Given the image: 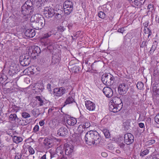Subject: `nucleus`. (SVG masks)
<instances>
[{
	"mask_svg": "<svg viewBox=\"0 0 159 159\" xmlns=\"http://www.w3.org/2000/svg\"><path fill=\"white\" fill-rule=\"evenodd\" d=\"M9 119L12 123L19 122L20 120L17 117L15 113L11 114L9 116Z\"/></svg>",
	"mask_w": 159,
	"mask_h": 159,
	"instance_id": "obj_21",
	"label": "nucleus"
},
{
	"mask_svg": "<svg viewBox=\"0 0 159 159\" xmlns=\"http://www.w3.org/2000/svg\"><path fill=\"white\" fill-rule=\"evenodd\" d=\"M12 139L13 142L17 144L21 142L23 140V139L21 137L15 136L13 137Z\"/></svg>",
	"mask_w": 159,
	"mask_h": 159,
	"instance_id": "obj_29",
	"label": "nucleus"
},
{
	"mask_svg": "<svg viewBox=\"0 0 159 159\" xmlns=\"http://www.w3.org/2000/svg\"><path fill=\"white\" fill-rule=\"evenodd\" d=\"M101 155L103 157H106L107 156V154L105 152H102L101 153Z\"/></svg>",
	"mask_w": 159,
	"mask_h": 159,
	"instance_id": "obj_60",
	"label": "nucleus"
},
{
	"mask_svg": "<svg viewBox=\"0 0 159 159\" xmlns=\"http://www.w3.org/2000/svg\"><path fill=\"white\" fill-rule=\"evenodd\" d=\"M11 136H10L8 134H5L4 136V139L7 142H9L11 140Z\"/></svg>",
	"mask_w": 159,
	"mask_h": 159,
	"instance_id": "obj_36",
	"label": "nucleus"
},
{
	"mask_svg": "<svg viewBox=\"0 0 159 159\" xmlns=\"http://www.w3.org/2000/svg\"><path fill=\"white\" fill-rule=\"evenodd\" d=\"M68 133L67 129L65 127H62L60 128L57 130V134L61 136H65Z\"/></svg>",
	"mask_w": 159,
	"mask_h": 159,
	"instance_id": "obj_18",
	"label": "nucleus"
},
{
	"mask_svg": "<svg viewBox=\"0 0 159 159\" xmlns=\"http://www.w3.org/2000/svg\"><path fill=\"white\" fill-rule=\"evenodd\" d=\"M124 31H125V30H124V27H122L121 28L119 29L117 31L118 32L123 34Z\"/></svg>",
	"mask_w": 159,
	"mask_h": 159,
	"instance_id": "obj_54",
	"label": "nucleus"
},
{
	"mask_svg": "<svg viewBox=\"0 0 159 159\" xmlns=\"http://www.w3.org/2000/svg\"><path fill=\"white\" fill-rule=\"evenodd\" d=\"M102 91L106 96L108 98L111 97L113 94L112 89L108 87H105L103 89Z\"/></svg>",
	"mask_w": 159,
	"mask_h": 159,
	"instance_id": "obj_17",
	"label": "nucleus"
},
{
	"mask_svg": "<svg viewBox=\"0 0 159 159\" xmlns=\"http://www.w3.org/2000/svg\"><path fill=\"white\" fill-rule=\"evenodd\" d=\"M104 134L105 137L107 138H109L110 137V134L109 131L107 129H104L101 130Z\"/></svg>",
	"mask_w": 159,
	"mask_h": 159,
	"instance_id": "obj_32",
	"label": "nucleus"
},
{
	"mask_svg": "<svg viewBox=\"0 0 159 159\" xmlns=\"http://www.w3.org/2000/svg\"><path fill=\"white\" fill-rule=\"evenodd\" d=\"M40 159H46V154H45V155H43V156H42L41 157Z\"/></svg>",
	"mask_w": 159,
	"mask_h": 159,
	"instance_id": "obj_64",
	"label": "nucleus"
},
{
	"mask_svg": "<svg viewBox=\"0 0 159 159\" xmlns=\"http://www.w3.org/2000/svg\"><path fill=\"white\" fill-rule=\"evenodd\" d=\"M22 154L21 153H20V155H16L15 157V159H18V158H21L22 157Z\"/></svg>",
	"mask_w": 159,
	"mask_h": 159,
	"instance_id": "obj_59",
	"label": "nucleus"
},
{
	"mask_svg": "<svg viewBox=\"0 0 159 159\" xmlns=\"http://www.w3.org/2000/svg\"><path fill=\"white\" fill-rule=\"evenodd\" d=\"M109 105L110 111L116 113L121 109L123 104L121 99L120 98L115 97L111 98Z\"/></svg>",
	"mask_w": 159,
	"mask_h": 159,
	"instance_id": "obj_2",
	"label": "nucleus"
},
{
	"mask_svg": "<svg viewBox=\"0 0 159 159\" xmlns=\"http://www.w3.org/2000/svg\"><path fill=\"white\" fill-rule=\"evenodd\" d=\"M39 125L41 126H43L44 124V120H43L40 121L39 122Z\"/></svg>",
	"mask_w": 159,
	"mask_h": 159,
	"instance_id": "obj_62",
	"label": "nucleus"
},
{
	"mask_svg": "<svg viewBox=\"0 0 159 159\" xmlns=\"http://www.w3.org/2000/svg\"><path fill=\"white\" fill-rule=\"evenodd\" d=\"M147 42L146 41H143L141 44H140V48H143L145 46H147Z\"/></svg>",
	"mask_w": 159,
	"mask_h": 159,
	"instance_id": "obj_49",
	"label": "nucleus"
},
{
	"mask_svg": "<svg viewBox=\"0 0 159 159\" xmlns=\"http://www.w3.org/2000/svg\"><path fill=\"white\" fill-rule=\"evenodd\" d=\"M67 123L71 126L74 125L76 123L77 121L75 118L72 117L66 120Z\"/></svg>",
	"mask_w": 159,
	"mask_h": 159,
	"instance_id": "obj_25",
	"label": "nucleus"
},
{
	"mask_svg": "<svg viewBox=\"0 0 159 159\" xmlns=\"http://www.w3.org/2000/svg\"><path fill=\"white\" fill-rule=\"evenodd\" d=\"M158 42L157 41H155L153 43L152 47L149 51L150 54H152L156 49Z\"/></svg>",
	"mask_w": 159,
	"mask_h": 159,
	"instance_id": "obj_27",
	"label": "nucleus"
},
{
	"mask_svg": "<svg viewBox=\"0 0 159 159\" xmlns=\"http://www.w3.org/2000/svg\"><path fill=\"white\" fill-rule=\"evenodd\" d=\"M20 48L18 47L15 46L12 49V52L14 53V54L18 55L20 53Z\"/></svg>",
	"mask_w": 159,
	"mask_h": 159,
	"instance_id": "obj_33",
	"label": "nucleus"
},
{
	"mask_svg": "<svg viewBox=\"0 0 159 159\" xmlns=\"http://www.w3.org/2000/svg\"><path fill=\"white\" fill-rule=\"evenodd\" d=\"M153 92H155L157 94H159V89H157L156 86L153 87Z\"/></svg>",
	"mask_w": 159,
	"mask_h": 159,
	"instance_id": "obj_46",
	"label": "nucleus"
},
{
	"mask_svg": "<svg viewBox=\"0 0 159 159\" xmlns=\"http://www.w3.org/2000/svg\"><path fill=\"white\" fill-rule=\"evenodd\" d=\"M9 110L12 112H17L19 110V107L16 106L15 105H12L11 107H9Z\"/></svg>",
	"mask_w": 159,
	"mask_h": 159,
	"instance_id": "obj_31",
	"label": "nucleus"
},
{
	"mask_svg": "<svg viewBox=\"0 0 159 159\" xmlns=\"http://www.w3.org/2000/svg\"><path fill=\"white\" fill-rule=\"evenodd\" d=\"M85 129H86L82 127V125H79L78 130L81 136L85 134Z\"/></svg>",
	"mask_w": 159,
	"mask_h": 159,
	"instance_id": "obj_30",
	"label": "nucleus"
},
{
	"mask_svg": "<svg viewBox=\"0 0 159 159\" xmlns=\"http://www.w3.org/2000/svg\"><path fill=\"white\" fill-rule=\"evenodd\" d=\"M154 9V5L151 4H149L147 7V9L148 10V12L152 11Z\"/></svg>",
	"mask_w": 159,
	"mask_h": 159,
	"instance_id": "obj_42",
	"label": "nucleus"
},
{
	"mask_svg": "<svg viewBox=\"0 0 159 159\" xmlns=\"http://www.w3.org/2000/svg\"><path fill=\"white\" fill-rule=\"evenodd\" d=\"M80 70V67L78 66H73V70L74 72L75 73H78Z\"/></svg>",
	"mask_w": 159,
	"mask_h": 159,
	"instance_id": "obj_35",
	"label": "nucleus"
},
{
	"mask_svg": "<svg viewBox=\"0 0 159 159\" xmlns=\"http://www.w3.org/2000/svg\"><path fill=\"white\" fill-rule=\"evenodd\" d=\"M85 106L87 109L90 111H94L95 108V104L90 101H86Z\"/></svg>",
	"mask_w": 159,
	"mask_h": 159,
	"instance_id": "obj_19",
	"label": "nucleus"
},
{
	"mask_svg": "<svg viewBox=\"0 0 159 159\" xmlns=\"http://www.w3.org/2000/svg\"><path fill=\"white\" fill-rule=\"evenodd\" d=\"M147 30H148V32L147 34L148 33V38L152 34V32H151V30L148 28H147Z\"/></svg>",
	"mask_w": 159,
	"mask_h": 159,
	"instance_id": "obj_58",
	"label": "nucleus"
},
{
	"mask_svg": "<svg viewBox=\"0 0 159 159\" xmlns=\"http://www.w3.org/2000/svg\"><path fill=\"white\" fill-rule=\"evenodd\" d=\"M107 149L109 151H110L111 152H113L115 150V148L114 147L113 145L111 144H108Z\"/></svg>",
	"mask_w": 159,
	"mask_h": 159,
	"instance_id": "obj_38",
	"label": "nucleus"
},
{
	"mask_svg": "<svg viewBox=\"0 0 159 159\" xmlns=\"http://www.w3.org/2000/svg\"><path fill=\"white\" fill-rule=\"evenodd\" d=\"M128 89V85L125 83H123L119 85L118 91L120 94L124 95L126 93Z\"/></svg>",
	"mask_w": 159,
	"mask_h": 159,
	"instance_id": "obj_12",
	"label": "nucleus"
},
{
	"mask_svg": "<svg viewBox=\"0 0 159 159\" xmlns=\"http://www.w3.org/2000/svg\"><path fill=\"white\" fill-rule=\"evenodd\" d=\"M57 33H54V31L52 30L48 32V33L44 34L43 36V38L44 39H46L49 38L52 35H53L54 37H55L57 35H58V34H57Z\"/></svg>",
	"mask_w": 159,
	"mask_h": 159,
	"instance_id": "obj_26",
	"label": "nucleus"
},
{
	"mask_svg": "<svg viewBox=\"0 0 159 159\" xmlns=\"http://www.w3.org/2000/svg\"><path fill=\"white\" fill-rule=\"evenodd\" d=\"M57 30L59 31L62 32L65 31V28L63 26H59L57 27Z\"/></svg>",
	"mask_w": 159,
	"mask_h": 159,
	"instance_id": "obj_45",
	"label": "nucleus"
},
{
	"mask_svg": "<svg viewBox=\"0 0 159 159\" xmlns=\"http://www.w3.org/2000/svg\"><path fill=\"white\" fill-rule=\"evenodd\" d=\"M64 149L65 154L69 156L73 152V147L71 145L65 144L64 145Z\"/></svg>",
	"mask_w": 159,
	"mask_h": 159,
	"instance_id": "obj_14",
	"label": "nucleus"
},
{
	"mask_svg": "<svg viewBox=\"0 0 159 159\" xmlns=\"http://www.w3.org/2000/svg\"><path fill=\"white\" fill-rule=\"evenodd\" d=\"M45 11H48V17H52L54 15L56 10L57 9H53L52 8H49V7H46L45 8Z\"/></svg>",
	"mask_w": 159,
	"mask_h": 159,
	"instance_id": "obj_22",
	"label": "nucleus"
},
{
	"mask_svg": "<svg viewBox=\"0 0 159 159\" xmlns=\"http://www.w3.org/2000/svg\"><path fill=\"white\" fill-rule=\"evenodd\" d=\"M66 89L63 87L56 88L54 89L53 95L55 96L60 97L66 93Z\"/></svg>",
	"mask_w": 159,
	"mask_h": 159,
	"instance_id": "obj_9",
	"label": "nucleus"
},
{
	"mask_svg": "<svg viewBox=\"0 0 159 159\" xmlns=\"http://www.w3.org/2000/svg\"><path fill=\"white\" fill-rule=\"evenodd\" d=\"M39 127L38 125H36L34 128L33 130L34 132H37L39 131Z\"/></svg>",
	"mask_w": 159,
	"mask_h": 159,
	"instance_id": "obj_53",
	"label": "nucleus"
},
{
	"mask_svg": "<svg viewBox=\"0 0 159 159\" xmlns=\"http://www.w3.org/2000/svg\"><path fill=\"white\" fill-rule=\"evenodd\" d=\"M143 84L141 82L140 83H138L137 84V87L138 89H141L143 87Z\"/></svg>",
	"mask_w": 159,
	"mask_h": 159,
	"instance_id": "obj_48",
	"label": "nucleus"
},
{
	"mask_svg": "<svg viewBox=\"0 0 159 159\" xmlns=\"http://www.w3.org/2000/svg\"><path fill=\"white\" fill-rule=\"evenodd\" d=\"M149 144L152 145L155 142V140H149L148 142Z\"/></svg>",
	"mask_w": 159,
	"mask_h": 159,
	"instance_id": "obj_56",
	"label": "nucleus"
},
{
	"mask_svg": "<svg viewBox=\"0 0 159 159\" xmlns=\"http://www.w3.org/2000/svg\"><path fill=\"white\" fill-rule=\"evenodd\" d=\"M134 137L130 133L125 134L124 137V142L127 145L132 144L134 141Z\"/></svg>",
	"mask_w": 159,
	"mask_h": 159,
	"instance_id": "obj_11",
	"label": "nucleus"
},
{
	"mask_svg": "<svg viewBox=\"0 0 159 159\" xmlns=\"http://www.w3.org/2000/svg\"><path fill=\"white\" fill-rule=\"evenodd\" d=\"M61 60V55L58 54H54L52 56L51 64L53 65L59 64Z\"/></svg>",
	"mask_w": 159,
	"mask_h": 159,
	"instance_id": "obj_15",
	"label": "nucleus"
},
{
	"mask_svg": "<svg viewBox=\"0 0 159 159\" xmlns=\"http://www.w3.org/2000/svg\"><path fill=\"white\" fill-rule=\"evenodd\" d=\"M73 102L76 103L75 101V97L74 96H70L66 99L64 102V106H65L66 105L72 103Z\"/></svg>",
	"mask_w": 159,
	"mask_h": 159,
	"instance_id": "obj_24",
	"label": "nucleus"
},
{
	"mask_svg": "<svg viewBox=\"0 0 159 159\" xmlns=\"http://www.w3.org/2000/svg\"><path fill=\"white\" fill-rule=\"evenodd\" d=\"M17 123H18L19 124L22 125H27V123L24 120H22L21 121L20 120V122H17Z\"/></svg>",
	"mask_w": 159,
	"mask_h": 159,
	"instance_id": "obj_52",
	"label": "nucleus"
},
{
	"mask_svg": "<svg viewBox=\"0 0 159 159\" xmlns=\"http://www.w3.org/2000/svg\"><path fill=\"white\" fill-rule=\"evenodd\" d=\"M31 112L33 115L36 117L38 116L40 114L39 111L37 109H34Z\"/></svg>",
	"mask_w": 159,
	"mask_h": 159,
	"instance_id": "obj_34",
	"label": "nucleus"
},
{
	"mask_svg": "<svg viewBox=\"0 0 159 159\" xmlns=\"http://www.w3.org/2000/svg\"><path fill=\"white\" fill-rule=\"evenodd\" d=\"M94 65H95V64H94V62L92 64V65H91V68H92V70H95L94 69V67H93L94 66Z\"/></svg>",
	"mask_w": 159,
	"mask_h": 159,
	"instance_id": "obj_63",
	"label": "nucleus"
},
{
	"mask_svg": "<svg viewBox=\"0 0 159 159\" xmlns=\"http://www.w3.org/2000/svg\"><path fill=\"white\" fill-rule=\"evenodd\" d=\"M19 71L18 66L15 63H11L10 66L8 73L9 75L13 76Z\"/></svg>",
	"mask_w": 159,
	"mask_h": 159,
	"instance_id": "obj_10",
	"label": "nucleus"
},
{
	"mask_svg": "<svg viewBox=\"0 0 159 159\" xmlns=\"http://www.w3.org/2000/svg\"><path fill=\"white\" fill-rule=\"evenodd\" d=\"M85 139L86 143L89 145L98 144L101 140V137L96 131L90 130L87 132Z\"/></svg>",
	"mask_w": 159,
	"mask_h": 159,
	"instance_id": "obj_1",
	"label": "nucleus"
},
{
	"mask_svg": "<svg viewBox=\"0 0 159 159\" xmlns=\"http://www.w3.org/2000/svg\"><path fill=\"white\" fill-rule=\"evenodd\" d=\"M22 116L25 118H26L30 117V114L26 112H23L21 113Z\"/></svg>",
	"mask_w": 159,
	"mask_h": 159,
	"instance_id": "obj_39",
	"label": "nucleus"
},
{
	"mask_svg": "<svg viewBox=\"0 0 159 159\" xmlns=\"http://www.w3.org/2000/svg\"><path fill=\"white\" fill-rule=\"evenodd\" d=\"M7 149L8 151H9V152H10L12 150H15V148H14L13 145L12 144H10L7 147Z\"/></svg>",
	"mask_w": 159,
	"mask_h": 159,
	"instance_id": "obj_44",
	"label": "nucleus"
},
{
	"mask_svg": "<svg viewBox=\"0 0 159 159\" xmlns=\"http://www.w3.org/2000/svg\"><path fill=\"white\" fill-rule=\"evenodd\" d=\"M30 21L33 27L37 30L41 29L45 25V20L43 17H39L35 16H32Z\"/></svg>",
	"mask_w": 159,
	"mask_h": 159,
	"instance_id": "obj_3",
	"label": "nucleus"
},
{
	"mask_svg": "<svg viewBox=\"0 0 159 159\" xmlns=\"http://www.w3.org/2000/svg\"><path fill=\"white\" fill-rule=\"evenodd\" d=\"M53 140H58V139H57L56 138H54L53 139L52 138H45L44 140L43 143L48 148H51L53 145Z\"/></svg>",
	"mask_w": 159,
	"mask_h": 159,
	"instance_id": "obj_16",
	"label": "nucleus"
},
{
	"mask_svg": "<svg viewBox=\"0 0 159 159\" xmlns=\"http://www.w3.org/2000/svg\"><path fill=\"white\" fill-rule=\"evenodd\" d=\"M36 98L37 100H38L39 101V105L40 106H42L43 105L44 103L43 102V101L42 100L41 98H40V96H37L36 97Z\"/></svg>",
	"mask_w": 159,
	"mask_h": 159,
	"instance_id": "obj_43",
	"label": "nucleus"
},
{
	"mask_svg": "<svg viewBox=\"0 0 159 159\" xmlns=\"http://www.w3.org/2000/svg\"><path fill=\"white\" fill-rule=\"evenodd\" d=\"M41 45H42V47L43 46L44 47V48H43V49L47 48L49 50H51L53 48L54 43L53 41L48 39L46 41L42 42Z\"/></svg>",
	"mask_w": 159,
	"mask_h": 159,
	"instance_id": "obj_7",
	"label": "nucleus"
},
{
	"mask_svg": "<svg viewBox=\"0 0 159 159\" xmlns=\"http://www.w3.org/2000/svg\"><path fill=\"white\" fill-rule=\"evenodd\" d=\"M102 80L104 84L109 86L114 83V78L113 76L110 73L105 74L102 76Z\"/></svg>",
	"mask_w": 159,
	"mask_h": 159,
	"instance_id": "obj_4",
	"label": "nucleus"
},
{
	"mask_svg": "<svg viewBox=\"0 0 159 159\" xmlns=\"http://www.w3.org/2000/svg\"><path fill=\"white\" fill-rule=\"evenodd\" d=\"M155 122L158 124H159V113L154 118Z\"/></svg>",
	"mask_w": 159,
	"mask_h": 159,
	"instance_id": "obj_47",
	"label": "nucleus"
},
{
	"mask_svg": "<svg viewBox=\"0 0 159 159\" xmlns=\"http://www.w3.org/2000/svg\"><path fill=\"white\" fill-rule=\"evenodd\" d=\"M23 57L20 58V64L23 66L29 65L31 61L30 57L28 56H25L24 58Z\"/></svg>",
	"mask_w": 159,
	"mask_h": 159,
	"instance_id": "obj_13",
	"label": "nucleus"
},
{
	"mask_svg": "<svg viewBox=\"0 0 159 159\" xmlns=\"http://www.w3.org/2000/svg\"><path fill=\"white\" fill-rule=\"evenodd\" d=\"M144 0H134V5L139 8H141L142 6L144 4Z\"/></svg>",
	"mask_w": 159,
	"mask_h": 159,
	"instance_id": "obj_28",
	"label": "nucleus"
},
{
	"mask_svg": "<svg viewBox=\"0 0 159 159\" xmlns=\"http://www.w3.org/2000/svg\"><path fill=\"white\" fill-rule=\"evenodd\" d=\"M139 126L140 128H143L144 127V124L143 123H140L139 124Z\"/></svg>",
	"mask_w": 159,
	"mask_h": 159,
	"instance_id": "obj_61",
	"label": "nucleus"
},
{
	"mask_svg": "<svg viewBox=\"0 0 159 159\" xmlns=\"http://www.w3.org/2000/svg\"><path fill=\"white\" fill-rule=\"evenodd\" d=\"M40 49L39 47L36 46L34 48L30 49V51L28 52V54L30 58H32L33 59H36V57L38 55V54L40 53Z\"/></svg>",
	"mask_w": 159,
	"mask_h": 159,
	"instance_id": "obj_6",
	"label": "nucleus"
},
{
	"mask_svg": "<svg viewBox=\"0 0 159 159\" xmlns=\"http://www.w3.org/2000/svg\"><path fill=\"white\" fill-rule=\"evenodd\" d=\"M64 11L67 15L69 14L73 11V7L72 2L70 1H66L63 4Z\"/></svg>",
	"mask_w": 159,
	"mask_h": 159,
	"instance_id": "obj_5",
	"label": "nucleus"
},
{
	"mask_svg": "<svg viewBox=\"0 0 159 159\" xmlns=\"http://www.w3.org/2000/svg\"><path fill=\"white\" fill-rule=\"evenodd\" d=\"M28 150L30 154H33L34 153V149L31 146L29 147L28 148Z\"/></svg>",
	"mask_w": 159,
	"mask_h": 159,
	"instance_id": "obj_50",
	"label": "nucleus"
},
{
	"mask_svg": "<svg viewBox=\"0 0 159 159\" xmlns=\"http://www.w3.org/2000/svg\"><path fill=\"white\" fill-rule=\"evenodd\" d=\"M119 146L121 148L124 149L125 146V144L123 143H122L119 144Z\"/></svg>",
	"mask_w": 159,
	"mask_h": 159,
	"instance_id": "obj_57",
	"label": "nucleus"
},
{
	"mask_svg": "<svg viewBox=\"0 0 159 159\" xmlns=\"http://www.w3.org/2000/svg\"><path fill=\"white\" fill-rule=\"evenodd\" d=\"M47 89L49 91H51V85L50 84H48L47 86Z\"/></svg>",
	"mask_w": 159,
	"mask_h": 159,
	"instance_id": "obj_55",
	"label": "nucleus"
},
{
	"mask_svg": "<svg viewBox=\"0 0 159 159\" xmlns=\"http://www.w3.org/2000/svg\"><path fill=\"white\" fill-rule=\"evenodd\" d=\"M57 153H59L61 155H64V151L63 150L61 149L60 148H58L57 149Z\"/></svg>",
	"mask_w": 159,
	"mask_h": 159,
	"instance_id": "obj_51",
	"label": "nucleus"
},
{
	"mask_svg": "<svg viewBox=\"0 0 159 159\" xmlns=\"http://www.w3.org/2000/svg\"><path fill=\"white\" fill-rule=\"evenodd\" d=\"M25 34L28 38H33L35 34V30L33 29H28L25 31Z\"/></svg>",
	"mask_w": 159,
	"mask_h": 159,
	"instance_id": "obj_20",
	"label": "nucleus"
},
{
	"mask_svg": "<svg viewBox=\"0 0 159 159\" xmlns=\"http://www.w3.org/2000/svg\"><path fill=\"white\" fill-rule=\"evenodd\" d=\"M63 13V11L59 9H57L55 11V13L54 15L55 19L58 20L61 19L62 18V14Z\"/></svg>",
	"mask_w": 159,
	"mask_h": 159,
	"instance_id": "obj_23",
	"label": "nucleus"
},
{
	"mask_svg": "<svg viewBox=\"0 0 159 159\" xmlns=\"http://www.w3.org/2000/svg\"><path fill=\"white\" fill-rule=\"evenodd\" d=\"M90 126V124L88 121H86L83 124V125H82V127L84 128L85 129H87Z\"/></svg>",
	"mask_w": 159,
	"mask_h": 159,
	"instance_id": "obj_40",
	"label": "nucleus"
},
{
	"mask_svg": "<svg viewBox=\"0 0 159 159\" xmlns=\"http://www.w3.org/2000/svg\"><path fill=\"white\" fill-rule=\"evenodd\" d=\"M149 152V151L148 149H146L143 152H141L140 153V156L143 157L148 154Z\"/></svg>",
	"mask_w": 159,
	"mask_h": 159,
	"instance_id": "obj_37",
	"label": "nucleus"
},
{
	"mask_svg": "<svg viewBox=\"0 0 159 159\" xmlns=\"http://www.w3.org/2000/svg\"><path fill=\"white\" fill-rule=\"evenodd\" d=\"M33 7L30 6L27 4V2L25 3L21 7V12L22 14L25 16L30 14L33 11Z\"/></svg>",
	"mask_w": 159,
	"mask_h": 159,
	"instance_id": "obj_8",
	"label": "nucleus"
},
{
	"mask_svg": "<svg viewBox=\"0 0 159 159\" xmlns=\"http://www.w3.org/2000/svg\"><path fill=\"white\" fill-rule=\"evenodd\" d=\"M98 15L99 17L102 19H104L105 17V14L102 11H100L98 13Z\"/></svg>",
	"mask_w": 159,
	"mask_h": 159,
	"instance_id": "obj_41",
	"label": "nucleus"
}]
</instances>
